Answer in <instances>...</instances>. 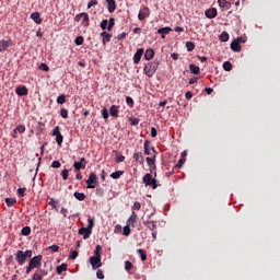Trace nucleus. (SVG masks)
Instances as JSON below:
<instances>
[{
	"label": "nucleus",
	"mask_w": 280,
	"mask_h": 280,
	"mask_svg": "<svg viewBox=\"0 0 280 280\" xmlns=\"http://www.w3.org/2000/svg\"><path fill=\"white\" fill-rule=\"evenodd\" d=\"M156 69H159V61L149 62L144 66V73L148 78H152L156 73Z\"/></svg>",
	"instance_id": "1"
},
{
	"label": "nucleus",
	"mask_w": 280,
	"mask_h": 280,
	"mask_svg": "<svg viewBox=\"0 0 280 280\" xmlns=\"http://www.w3.org/2000/svg\"><path fill=\"white\" fill-rule=\"evenodd\" d=\"M143 184L145 185V187H150L152 186V189H156L158 185H156V179L152 177V174L147 173L143 178H142Z\"/></svg>",
	"instance_id": "2"
},
{
	"label": "nucleus",
	"mask_w": 280,
	"mask_h": 280,
	"mask_svg": "<svg viewBox=\"0 0 280 280\" xmlns=\"http://www.w3.org/2000/svg\"><path fill=\"white\" fill-rule=\"evenodd\" d=\"M86 185L89 189H95V185H97V175L95 173H91L89 178L86 179Z\"/></svg>",
	"instance_id": "3"
},
{
	"label": "nucleus",
	"mask_w": 280,
	"mask_h": 280,
	"mask_svg": "<svg viewBox=\"0 0 280 280\" xmlns=\"http://www.w3.org/2000/svg\"><path fill=\"white\" fill-rule=\"evenodd\" d=\"M90 264L93 270H97V268H102V257L100 256L90 257Z\"/></svg>",
	"instance_id": "4"
},
{
	"label": "nucleus",
	"mask_w": 280,
	"mask_h": 280,
	"mask_svg": "<svg viewBox=\"0 0 280 280\" xmlns=\"http://www.w3.org/2000/svg\"><path fill=\"white\" fill-rule=\"evenodd\" d=\"M43 261V256L38 255L33 257L28 264L33 267V268H40V264Z\"/></svg>",
	"instance_id": "5"
},
{
	"label": "nucleus",
	"mask_w": 280,
	"mask_h": 280,
	"mask_svg": "<svg viewBox=\"0 0 280 280\" xmlns=\"http://www.w3.org/2000/svg\"><path fill=\"white\" fill-rule=\"evenodd\" d=\"M15 259H16L18 264H20V266H23V264H25V261H27V258H25V254L23 250L16 252Z\"/></svg>",
	"instance_id": "6"
},
{
	"label": "nucleus",
	"mask_w": 280,
	"mask_h": 280,
	"mask_svg": "<svg viewBox=\"0 0 280 280\" xmlns=\"http://www.w3.org/2000/svg\"><path fill=\"white\" fill-rule=\"evenodd\" d=\"M84 163H86V160L84 158H81L79 162L73 163L74 170H77L78 172H80V170H84L86 167V164Z\"/></svg>",
	"instance_id": "7"
},
{
	"label": "nucleus",
	"mask_w": 280,
	"mask_h": 280,
	"mask_svg": "<svg viewBox=\"0 0 280 280\" xmlns=\"http://www.w3.org/2000/svg\"><path fill=\"white\" fill-rule=\"evenodd\" d=\"M91 233H93L89 228L79 229V235H83V240H89L91 237Z\"/></svg>",
	"instance_id": "8"
},
{
	"label": "nucleus",
	"mask_w": 280,
	"mask_h": 280,
	"mask_svg": "<svg viewBox=\"0 0 280 280\" xmlns=\"http://www.w3.org/2000/svg\"><path fill=\"white\" fill-rule=\"evenodd\" d=\"M207 19H215L218 16V9L211 8L206 11Z\"/></svg>",
	"instance_id": "9"
},
{
	"label": "nucleus",
	"mask_w": 280,
	"mask_h": 280,
	"mask_svg": "<svg viewBox=\"0 0 280 280\" xmlns=\"http://www.w3.org/2000/svg\"><path fill=\"white\" fill-rule=\"evenodd\" d=\"M141 56H143V48H139L135 56H133V62L135 65H139V62H141Z\"/></svg>",
	"instance_id": "10"
},
{
	"label": "nucleus",
	"mask_w": 280,
	"mask_h": 280,
	"mask_svg": "<svg viewBox=\"0 0 280 280\" xmlns=\"http://www.w3.org/2000/svg\"><path fill=\"white\" fill-rule=\"evenodd\" d=\"M15 93H16V95H19L20 97H23V96L27 95L28 90H27L26 86H18V88L15 89Z\"/></svg>",
	"instance_id": "11"
},
{
	"label": "nucleus",
	"mask_w": 280,
	"mask_h": 280,
	"mask_svg": "<svg viewBox=\"0 0 280 280\" xmlns=\"http://www.w3.org/2000/svg\"><path fill=\"white\" fill-rule=\"evenodd\" d=\"M107 3V10L109 13L115 12V10H117V4L115 2V0H106Z\"/></svg>",
	"instance_id": "12"
},
{
	"label": "nucleus",
	"mask_w": 280,
	"mask_h": 280,
	"mask_svg": "<svg viewBox=\"0 0 280 280\" xmlns=\"http://www.w3.org/2000/svg\"><path fill=\"white\" fill-rule=\"evenodd\" d=\"M101 36L103 38V45H106V43H110V38H113V35L106 31L102 32Z\"/></svg>",
	"instance_id": "13"
},
{
	"label": "nucleus",
	"mask_w": 280,
	"mask_h": 280,
	"mask_svg": "<svg viewBox=\"0 0 280 280\" xmlns=\"http://www.w3.org/2000/svg\"><path fill=\"white\" fill-rule=\"evenodd\" d=\"M31 19L36 23L37 25H40L43 23V19H40V13L34 12L31 14Z\"/></svg>",
	"instance_id": "14"
},
{
	"label": "nucleus",
	"mask_w": 280,
	"mask_h": 280,
	"mask_svg": "<svg viewBox=\"0 0 280 280\" xmlns=\"http://www.w3.org/2000/svg\"><path fill=\"white\" fill-rule=\"evenodd\" d=\"M10 45H12V40H5V39L0 40V52L5 51V49H8Z\"/></svg>",
	"instance_id": "15"
},
{
	"label": "nucleus",
	"mask_w": 280,
	"mask_h": 280,
	"mask_svg": "<svg viewBox=\"0 0 280 280\" xmlns=\"http://www.w3.org/2000/svg\"><path fill=\"white\" fill-rule=\"evenodd\" d=\"M133 159H135V161H137V163H140V165H143V163H144V159H143V154L141 153V152H136L135 154H133Z\"/></svg>",
	"instance_id": "16"
},
{
	"label": "nucleus",
	"mask_w": 280,
	"mask_h": 280,
	"mask_svg": "<svg viewBox=\"0 0 280 280\" xmlns=\"http://www.w3.org/2000/svg\"><path fill=\"white\" fill-rule=\"evenodd\" d=\"M135 222H137V214L135 211L131 212V215L129 217V219L127 220V224L129 226H135Z\"/></svg>",
	"instance_id": "17"
},
{
	"label": "nucleus",
	"mask_w": 280,
	"mask_h": 280,
	"mask_svg": "<svg viewBox=\"0 0 280 280\" xmlns=\"http://www.w3.org/2000/svg\"><path fill=\"white\" fill-rule=\"evenodd\" d=\"M231 49H232V51L238 52V51H242V46L237 43V40L234 39L231 43Z\"/></svg>",
	"instance_id": "18"
},
{
	"label": "nucleus",
	"mask_w": 280,
	"mask_h": 280,
	"mask_svg": "<svg viewBox=\"0 0 280 280\" xmlns=\"http://www.w3.org/2000/svg\"><path fill=\"white\" fill-rule=\"evenodd\" d=\"M144 58L147 60H152L154 58V49L152 48L147 49L144 52Z\"/></svg>",
	"instance_id": "19"
},
{
	"label": "nucleus",
	"mask_w": 280,
	"mask_h": 280,
	"mask_svg": "<svg viewBox=\"0 0 280 280\" xmlns=\"http://www.w3.org/2000/svg\"><path fill=\"white\" fill-rule=\"evenodd\" d=\"M189 70H190V73H192L194 75H198V73H200V67L194 63L189 65Z\"/></svg>",
	"instance_id": "20"
},
{
	"label": "nucleus",
	"mask_w": 280,
	"mask_h": 280,
	"mask_svg": "<svg viewBox=\"0 0 280 280\" xmlns=\"http://www.w3.org/2000/svg\"><path fill=\"white\" fill-rule=\"evenodd\" d=\"M172 32V28L170 27H162L158 30V34L162 35V38H165V34H170Z\"/></svg>",
	"instance_id": "21"
},
{
	"label": "nucleus",
	"mask_w": 280,
	"mask_h": 280,
	"mask_svg": "<svg viewBox=\"0 0 280 280\" xmlns=\"http://www.w3.org/2000/svg\"><path fill=\"white\" fill-rule=\"evenodd\" d=\"M119 107H117L116 105H112L110 108H109V114L112 117H117L119 110H118Z\"/></svg>",
	"instance_id": "22"
},
{
	"label": "nucleus",
	"mask_w": 280,
	"mask_h": 280,
	"mask_svg": "<svg viewBox=\"0 0 280 280\" xmlns=\"http://www.w3.org/2000/svg\"><path fill=\"white\" fill-rule=\"evenodd\" d=\"M57 275H62V272H67V264H61L56 268Z\"/></svg>",
	"instance_id": "23"
},
{
	"label": "nucleus",
	"mask_w": 280,
	"mask_h": 280,
	"mask_svg": "<svg viewBox=\"0 0 280 280\" xmlns=\"http://www.w3.org/2000/svg\"><path fill=\"white\" fill-rule=\"evenodd\" d=\"M218 3L220 8H224L225 10H229V8H231V3L226 0H218Z\"/></svg>",
	"instance_id": "24"
},
{
	"label": "nucleus",
	"mask_w": 280,
	"mask_h": 280,
	"mask_svg": "<svg viewBox=\"0 0 280 280\" xmlns=\"http://www.w3.org/2000/svg\"><path fill=\"white\" fill-rule=\"evenodd\" d=\"M148 16V9L140 10L138 14L139 21H144V19Z\"/></svg>",
	"instance_id": "25"
},
{
	"label": "nucleus",
	"mask_w": 280,
	"mask_h": 280,
	"mask_svg": "<svg viewBox=\"0 0 280 280\" xmlns=\"http://www.w3.org/2000/svg\"><path fill=\"white\" fill-rule=\"evenodd\" d=\"M124 176V171H116L110 174V178H114V180H117V178H121Z\"/></svg>",
	"instance_id": "26"
},
{
	"label": "nucleus",
	"mask_w": 280,
	"mask_h": 280,
	"mask_svg": "<svg viewBox=\"0 0 280 280\" xmlns=\"http://www.w3.org/2000/svg\"><path fill=\"white\" fill-rule=\"evenodd\" d=\"M81 16L83 19L82 25H84V27H89V14L88 13H81Z\"/></svg>",
	"instance_id": "27"
},
{
	"label": "nucleus",
	"mask_w": 280,
	"mask_h": 280,
	"mask_svg": "<svg viewBox=\"0 0 280 280\" xmlns=\"http://www.w3.org/2000/svg\"><path fill=\"white\" fill-rule=\"evenodd\" d=\"M74 198H77V200H80V202H82V200H85L86 195H84V192L75 191L74 192Z\"/></svg>",
	"instance_id": "28"
},
{
	"label": "nucleus",
	"mask_w": 280,
	"mask_h": 280,
	"mask_svg": "<svg viewBox=\"0 0 280 280\" xmlns=\"http://www.w3.org/2000/svg\"><path fill=\"white\" fill-rule=\"evenodd\" d=\"M107 31L113 32V27H115V19L110 18L109 21H107Z\"/></svg>",
	"instance_id": "29"
},
{
	"label": "nucleus",
	"mask_w": 280,
	"mask_h": 280,
	"mask_svg": "<svg viewBox=\"0 0 280 280\" xmlns=\"http://www.w3.org/2000/svg\"><path fill=\"white\" fill-rule=\"evenodd\" d=\"M116 154V163H124V161H126V156H124L122 154H119L117 151H114Z\"/></svg>",
	"instance_id": "30"
},
{
	"label": "nucleus",
	"mask_w": 280,
	"mask_h": 280,
	"mask_svg": "<svg viewBox=\"0 0 280 280\" xmlns=\"http://www.w3.org/2000/svg\"><path fill=\"white\" fill-rule=\"evenodd\" d=\"M95 226V220L93 218H89L88 219V226L86 229H89L90 231L93 232V228Z\"/></svg>",
	"instance_id": "31"
},
{
	"label": "nucleus",
	"mask_w": 280,
	"mask_h": 280,
	"mask_svg": "<svg viewBox=\"0 0 280 280\" xmlns=\"http://www.w3.org/2000/svg\"><path fill=\"white\" fill-rule=\"evenodd\" d=\"M144 224L149 229V231H154V229H156V224H154V221H147L144 222Z\"/></svg>",
	"instance_id": "32"
},
{
	"label": "nucleus",
	"mask_w": 280,
	"mask_h": 280,
	"mask_svg": "<svg viewBox=\"0 0 280 280\" xmlns=\"http://www.w3.org/2000/svg\"><path fill=\"white\" fill-rule=\"evenodd\" d=\"M30 233H32V228H30V226H24V228L22 229L21 234L24 235L25 237H27V235H30Z\"/></svg>",
	"instance_id": "33"
},
{
	"label": "nucleus",
	"mask_w": 280,
	"mask_h": 280,
	"mask_svg": "<svg viewBox=\"0 0 280 280\" xmlns=\"http://www.w3.org/2000/svg\"><path fill=\"white\" fill-rule=\"evenodd\" d=\"M138 255L141 257L142 261H145L148 259V255H145V250L143 249H137Z\"/></svg>",
	"instance_id": "34"
},
{
	"label": "nucleus",
	"mask_w": 280,
	"mask_h": 280,
	"mask_svg": "<svg viewBox=\"0 0 280 280\" xmlns=\"http://www.w3.org/2000/svg\"><path fill=\"white\" fill-rule=\"evenodd\" d=\"M220 40L221 43H228L229 40V34L224 31L221 35H220Z\"/></svg>",
	"instance_id": "35"
},
{
	"label": "nucleus",
	"mask_w": 280,
	"mask_h": 280,
	"mask_svg": "<svg viewBox=\"0 0 280 280\" xmlns=\"http://www.w3.org/2000/svg\"><path fill=\"white\" fill-rule=\"evenodd\" d=\"M186 49L187 51H194V49H196V45L194 44V42H187Z\"/></svg>",
	"instance_id": "36"
},
{
	"label": "nucleus",
	"mask_w": 280,
	"mask_h": 280,
	"mask_svg": "<svg viewBox=\"0 0 280 280\" xmlns=\"http://www.w3.org/2000/svg\"><path fill=\"white\" fill-rule=\"evenodd\" d=\"M223 69L224 71H231L233 69V65L231 63V61H225L223 63Z\"/></svg>",
	"instance_id": "37"
},
{
	"label": "nucleus",
	"mask_w": 280,
	"mask_h": 280,
	"mask_svg": "<svg viewBox=\"0 0 280 280\" xmlns=\"http://www.w3.org/2000/svg\"><path fill=\"white\" fill-rule=\"evenodd\" d=\"M67 102V96L65 94H61L57 98V104H65Z\"/></svg>",
	"instance_id": "38"
},
{
	"label": "nucleus",
	"mask_w": 280,
	"mask_h": 280,
	"mask_svg": "<svg viewBox=\"0 0 280 280\" xmlns=\"http://www.w3.org/2000/svg\"><path fill=\"white\" fill-rule=\"evenodd\" d=\"M16 199L15 198H5V205L9 207H12L13 205H15Z\"/></svg>",
	"instance_id": "39"
},
{
	"label": "nucleus",
	"mask_w": 280,
	"mask_h": 280,
	"mask_svg": "<svg viewBox=\"0 0 280 280\" xmlns=\"http://www.w3.org/2000/svg\"><path fill=\"white\" fill-rule=\"evenodd\" d=\"M122 235H125L126 237H128V235H130V225H125L122 229Z\"/></svg>",
	"instance_id": "40"
},
{
	"label": "nucleus",
	"mask_w": 280,
	"mask_h": 280,
	"mask_svg": "<svg viewBox=\"0 0 280 280\" xmlns=\"http://www.w3.org/2000/svg\"><path fill=\"white\" fill-rule=\"evenodd\" d=\"M60 115L63 119H67L69 117V110L67 108H61Z\"/></svg>",
	"instance_id": "41"
},
{
	"label": "nucleus",
	"mask_w": 280,
	"mask_h": 280,
	"mask_svg": "<svg viewBox=\"0 0 280 280\" xmlns=\"http://www.w3.org/2000/svg\"><path fill=\"white\" fill-rule=\"evenodd\" d=\"M61 177H62V180H67V178H69V170L67 168L62 170Z\"/></svg>",
	"instance_id": "42"
},
{
	"label": "nucleus",
	"mask_w": 280,
	"mask_h": 280,
	"mask_svg": "<svg viewBox=\"0 0 280 280\" xmlns=\"http://www.w3.org/2000/svg\"><path fill=\"white\" fill-rule=\"evenodd\" d=\"M101 250H102V246L97 245L94 250V257H102Z\"/></svg>",
	"instance_id": "43"
},
{
	"label": "nucleus",
	"mask_w": 280,
	"mask_h": 280,
	"mask_svg": "<svg viewBox=\"0 0 280 280\" xmlns=\"http://www.w3.org/2000/svg\"><path fill=\"white\" fill-rule=\"evenodd\" d=\"M62 141H65V138L62 137V133L59 136H56V142L58 145H62Z\"/></svg>",
	"instance_id": "44"
},
{
	"label": "nucleus",
	"mask_w": 280,
	"mask_h": 280,
	"mask_svg": "<svg viewBox=\"0 0 280 280\" xmlns=\"http://www.w3.org/2000/svg\"><path fill=\"white\" fill-rule=\"evenodd\" d=\"M15 132H20V135H23V132H25V126L19 125V126L15 128Z\"/></svg>",
	"instance_id": "45"
},
{
	"label": "nucleus",
	"mask_w": 280,
	"mask_h": 280,
	"mask_svg": "<svg viewBox=\"0 0 280 280\" xmlns=\"http://www.w3.org/2000/svg\"><path fill=\"white\" fill-rule=\"evenodd\" d=\"M132 211H139L141 209V202L136 201L133 206L131 207Z\"/></svg>",
	"instance_id": "46"
},
{
	"label": "nucleus",
	"mask_w": 280,
	"mask_h": 280,
	"mask_svg": "<svg viewBox=\"0 0 280 280\" xmlns=\"http://www.w3.org/2000/svg\"><path fill=\"white\" fill-rule=\"evenodd\" d=\"M62 133H60V127H55L54 130H52V137H58Z\"/></svg>",
	"instance_id": "47"
},
{
	"label": "nucleus",
	"mask_w": 280,
	"mask_h": 280,
	"mask_svg": "<svg viewBox=\"0 0 280 280\" xmlns=\"http://www.w3.org/2000/svg\"><path fill=\"white\" fill-rule=\"evenodd\" d=\"M49 205L52 209H58V201H56V199L51 198Z\"/></svg>",
	"instance_id": "48"
},
{
	"label": "nucleus",
	"mask_w": 280,
	"mask_h": 280,
	"mask_svg": "<svg viewBox=\"0 0 280 280\" xmlns=\"http://www.w3.org/2000/svg\"><path fill=\"white\" fill-rule=\"evenodd\" d=\"M48 250H51V253H58V250H60V247L58 245H51L48 247Z\"/></svg>",
	"instance_id": "49"
},
{
	"label": "nucleus",
	"mask_w": 280,
	"mask_h": 280,
	"mask_svg": "<svg viewBox=\"0 0 280 280\" xmlns=\"http://www.w3.org/2000/svg\"><path fill=\"white\" fill-rule=\"evenodd\" d=\"M74 43H75V45H82V44L84 43V37L78 36V37L74 39Z\"/></svg>",
	"instance_id": "50"
},
{
	"label": "nucleus",
	"mask_w": 280,
	"mask_h": 280,
	"mask_svg": "<svg viewBox=\"0 0 280 280\" xmlns=\"http://www.w3.org/2000/svg\"><path fill=\"white\" fill-rule=\"evenodd\" d=\"M27 188H19L18 189V196H20V198H23L25 196V191Z\"/></svg>",
	"instance_id": "51"
},
{
	"label": "nucleus",
	"mask_w": 280,
	"mask_h": 280,
	"mask_svg": "<svg viewBox=\"0 0 280 280\" xmlns=\"http://www.w3.org/2000/svg\"><path fill=\"white\" fill-rule=\"evenodd\" d=\"M78 255H79L78 250H72L69 256V259H72V260L78 259Z\"/></svg>",
	"instance_id": "52"
},
{
	"label": "nucleus",
	"mask_w": 280,
	"mask_h": 280,
	"mask_svg": "<svg viewBox=\"0 0 280 280\" xmlns=\"http://www.w3.org/2000/svg\"><path fill=\"white\" fill-rule=\"evenodd\" d=\"M144 154H147V156H150V149H149V142L144 141Z\"/></svg>",
	"instance_id": "53"
},
{
	"label": "nucleus",
	"mask_w": 280,
	"mask_h": 280,
	"mask_svg": "<svg viewBox=\"0 0 280 280\" xmlns=\"http://www.w3.org/2000/svg\"><path fill=\"white\" fill-rule=\"evenodd\" d=\"M125 270H132V262H130V261H128V260H126L125 261Z\"/></svg>",
	"instance_id": "54"
},
{
	"label": "nucleus",
	"mask_w": 280,
	"mask_h": 280,
	"mask_svg": "<svg viewBox=\"0 0 280 280\" xmlns=\"http://www.w3.org/2000/svg\"><path fill=\"white\" fill-rule=\"evenodd\" d=\"M101 28H102V30L108 28V20H103V21L101 22Z\"/></svg>",
	"instance_id": "55"
},
{
	"label": "nucleus",
	"mask_w": 280,
	"mask_h": 280,
	"mask_svg": "<svg viewBox=\"0 0 280 280\" xmlns=\"http://www.w3.org/2000/svg\"><path fill=\"white\" fill-rule=\"evenodd\" d=\"M32 280H43V273H38V272L34 273Z\"/></svg>",
	"instance_id": "56"
},
{
	"label": "nucleus",
	"mask_w": 280,
	"mask_h": 280,
	"mask_svg": "<svg viewBox=\"0 0 280 280\" xmlns=\"http://www.w3.org/2000/svg\"><path fill=\"white\" fill-rule=\"evenodd\" d=\"M102 117H103V119H108V109H106V108L102 109Z\"/></svg>",
	"instance_id": "57"
},
{
	"label": "nucleus",
	"mask_w": 280,
	"mask_h": 280,
	"mask_svg": "<svg viewBox=\"0 0 280 280\" xmlns=\"http://www.w3.org/2000/svg\"><path fill=\"white\" fill-rule=\"evenodd\" d=\"M126 102H127L128 106H133L135 105V101L130 96L126 97Z\"/></svg>",
	"instance_id": "58"
},
{
	"label": "nucleus",
	"mask_w": 280,
	"mask_h": 280,
	"mask_svg": "<svg viewBox=\"0 0 280 280\" xmlns=\"http://www.w3.org/2000/svg\"><path fill=\"white\" fill-rule=\"evenodd\" d=\"M39 69H40V71H49V66H47V63H42L39 66Z\"/></svg>",
	"instance_id": "59"
},
{
	"label": "nucleus",
	"mask_w": 280,
	"mask_h": 280,
	"mask_svg": "<svg viewBox=\"0 0 280 280\" xmlns=\"http://www.w3.org/2000/svg\"><path fill=\"white\" fill-rule=\"evenodd\" d=\"M51 167H54L55 170L60 168V162H59V161H54V162L51 163Z\"/></svg>",
	"instance_id": "60"
},
{
	"label": "nucleus",
	"mask_w": 280,
	"mask_h": 280,
	"mask_svg": "<svg viewBox=\"0 0 280 280\" xmlns=\"http://www.w3.org/2000/svg\"><path fill=\"white\" fill-rule=\"evenodd\" d=\"M183 165H185V159H179V161H178L176 167H177L178 170H180V167H183Z\"/></svg>",
	"instance_id": "61"
},
{
	"label": "nucleus",
	"mask_w": 280,
	"mask_h": 280,
	"mask_svg": "<svg viewBox=\"0 0 280 280\" xmlns=\"http://www.w3.org/2000/svg\"><path fill=\"white\" fill-rule=\"evenodd\" d=\"M24 257H25V259H32V250H26V252H24Z\"/></svg>",
	"instance_id": "62"
},
{
	"label": "nucleus",
	"mask_w": 280,
	"mask_h": 280,
	"mask_svg": "<svg viewBox=\"0 0 280 280\" xmlns=\"http://www.w3.org/2000/svg\"><path fill=\"white\" fill-rule=\"evenodd\" d=\"M96 277H97V279H104V272L98 269V270L96 271Z\"/></svg>",
	"instance_id": "63"
},
{
	"label": "nucleus",
	"mask_w": 280,
	"mask_h": 280,
	"mask_svg": "<svg viewBox=\"0 0 280 280\" xmlns=\"http://www.w3.org/2000/svg\"><path fill=\"white\" fill-rule=\"evenodd\" d=\"M93 5H97V0H91V1L88 3V8H89V9L93 8Z\"/></svg>",
	"instance_id": "64"
}]
</instances>
